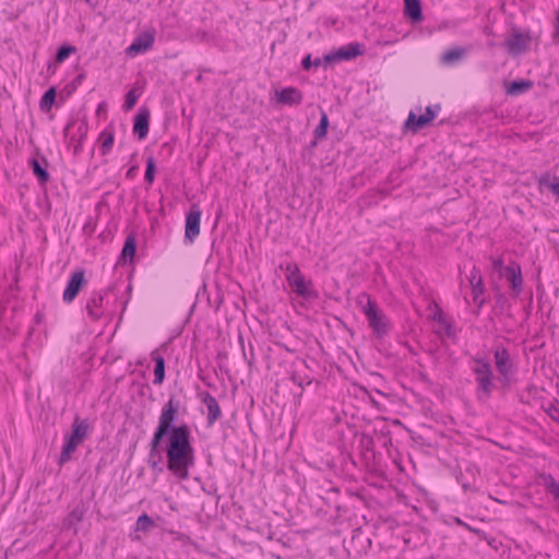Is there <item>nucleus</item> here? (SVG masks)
I'll use <instances>...</instances> for the list:
<instances>
[{"label":"nucleus","instance_id":"1","mask_svg":"<svg viewBox=\"0 0 559 559\" xmlns=\"http://www.w3.org/2000/svg\"><path fill=\"white\" fill-rule=\"evenodd\" d=\"M187 413L180 399L170 394L164 403L157 425L148 442L147 465L155 474L165 468L180 481L190 478V469L195 466V449L192 429L181 419Z\"/></svg>","mask_w":559,"mask_h":559},{"label":"nucleus","instance_id":"2","mask_svg":"<svg viewBox=\"0 0 559 559\" xmlns=\"http://www.w3.org/2000/svg\"><path fill=\"white\" fill-rule=\"evenodd\" d=\"M357 302L377 340H383L393 331V323L369 294L361 293L357 298Z\"/></svg>","mask_w":559,"mask_h":559},{"label":"nucleus","instance_id":"3","mask_svg":"<svg viewBox=\"0 0 559 559\" xmlns=\"http://www.w3.org/2000/svg\"><path fill=\"white\" fill-rule=\"evenodd\" d=\"M92 431V426L87 419H81L76 415L71 425L70 433L64 436V442L58 459V465L61 467L72 457L78 447L82 444Z\"/></svg>","mask_w":559,"mask_h":559},{"label":"nucleus","instance_id":"4","mask_svg":"<svg viewBox=\"0 0 559 559\" xmlns=\"http://www.w3.org/2000/svg\"><path fill=\"white\" fill-rule=\"evenodd\" d=\"M472 360L475 362L472 370L476 376V397L480 402H487L496 389L492 367L485 356L477 355Z\"/></svg>","mask_w":559,"mask_h":559},{"label":"nucleus","instance_id":"5","mask_svg":"<svg viewBox=\"0 0 559 559\" xmlns=\"http://www.w3.org/2000/svg\"><path fill=\"white\" fill-rule=\"evenodd\" d=\"M281 269L286 271V281L297 296L307 300L319 298L318 292L312 288V282L305 280L297 263H287L285 266L281 265Z\"/></svg>","mask_w":559,"mask_h":559},{"label":"nucleus","instance_id":"6","mask_svg":"<svg viewBox=\"0 0 559 559\" xmlns=\"http://www.w3.org/2000/svg\"><path fill=\"white\" fill-rule=\"evenodd\" d=\"M533 40L531 31L521 32L513 26L510 36L502 43V47L507 49L512 57H519L530 50V44Z\"/></svg>","mask_w":559,"mask_h":559},{"label":"nucleus","instance_id":"7","mask_svg":"<svg viewBox=\"0 0 559 559\" xmlns=\"http://www.w3.org/2000/svg\"><path fill=\"white\" fill-rule=\"evenodd\" d=\"M440 108V105L427 106L425 114L419 116L411 111L407 119L404 121L403 129L405 131H411L412 133H418L436 119Z\"/></svg>","mask_w":559,"mask_h":559},{"label":"nucleus","instance_id":"8","mask_svg":"<svg viewBox=\"0 0 559 559\" xmlns=\"http://www.w3.org/2000/svg\"><path fill=\"white\" fill-rule=\"evenodd\" d=\"M156 29L151 27L138 34L130 46L127 47L126 53L129 57H135L148 51L155 41Z\"/></svg>","mask_w":559,"mask_h":559},{"label":"nucleus","instance_id":"9","mask_svg":"<svg viewBox=\"0 0 559 559\" xmlns=\"http://www.w3.org/2000/svg\"><path fill=\"white\" fill-rule=\"evenodd\" d=\"M202 211L198 203H192L185 221V242L192 243L200 234Z\"/></svg>","mask_w":559,"mask_h":559},{"label":"nucleus","instance_id":"10","mask_svg":"<svg viewBox=\"0 0 559 559\" xmlns=\"http://www.w3.org/2000/svg\"><path fill=\"white\" fill-rule=\"evenodd\" d=\"M86 285L87 280L84 269H78L72 272L62 295L63 301L71 304Z\"/></svg>","mask_w":559,"mask_h":559},{"label":"nucleus","instance_id":"11","mask_svg":"<svg viewBox=\"0 0 559 559\" xmlns=\"http://www.w3.org/2000/svg\"><path fill=\"white\" fill-rule=\"evenodd\" d=\"M469 285L473 292V301L476 305L477 309L474 311L476 316H478L479 310L486 304V298L484 294L486 292V287L484 284V280L480 273V270L476 266H473L471 271V275L468 277Z\"/></svg>","mask_w":559,"mask_h":559},{"label":"nucleus","instance_id":"12","mask_svg":"<svg viewBox=\"0 0 559 559\" xmlns=\"http://www.w3.org/2000/svg\"><path fill=\"white\" fill-rule=\"evenodd\" d=\"M500 277H504L509 283L514 298H518L523 289V275L521 265L511 261L504 269Z\"/></svg>","mask_w":559,"mask_h":559},{"label":"nucleus","instance_id":"13","mask_svg":"<svg viewBox=\"0 0 559 559\" xmlns=\"http://www.w3.org/2000/svg\"><path fill=\"white\" fill-rule=\"evenodd\" d=\"M198 397L207 409L206 425L207 427H212L222 417V408L215 396L209 391L199 392Z\"/></svg>","mask_w":559,"mask_h":559},{"label":"nucleus","instance_id":"14","mask_svg":"<svg viewBox=\"0 0 559 559\" xmlns=\"http://www.w3.org/2000/svg\"><path fill=\"white\" fill-rule=\"evenodd\" d=\"M150 108L147 106L140 107L133 118V134L138 140L142 141L147 136L150 131Z\"/></svg>","mask_w":559,"mask_h":559},{"label":"nucleus","instance_id":"15","mask_svg":"<svg viewBox=\"0 0 559 559\" xmlns=\"http://www.w3.org/2000/svg\"><path fill=\"white\" fill-rule=\"evenodd\" d=\"M36 155L40 156L41 162H39V159L36 157H32L28 160V166L32 169L36 179L38 180L39 185L44 187L50 180V174L47 170L48 160L44 155L39 153L38 148L36 150Z\"/></svg>","mask_w":559,"mask_h":559},{"label":"nucleus","instance_id":"16","mask_svg":"<svg viewBox=\"0 0 559 559\" xmlns=\"http://www.w3.org/2000/svg\"><path fill=\"white\" fill-rule=\"evenodd\" d=\"M108 290H110V288H107L104 292H93L92 296L88 298L86 302V311L91 320L97 321L103 317V302Z\"/></svg>","mask_w":559,"mask_h":559},{"label":"nucleus","instance_id":"17","mask_svg":"<svg viewBox=\"0 0 559 559\" xmlns=\"http://www.w3.org/2000/svg\"><path fill=\"white\" fill-rule=\"evenodd\" d=\"M138 249V239L134 233L127 236L123 242L122 250L119 254L117 264L127 265L132 264Z\"/></svg>","mask_w":559,"mask_h":559},{"label":"nucleus","instance_id":"18","mask_svg":"<svg viewBox=\"0 0 559 559\" xmlns=\"http://www.w3.org/2000/svg\"><path fill=\"white\" fill-rule=\"evenodd\" d=\"M495 365L499 373L515 372V366L511 360L510 353L507 347L499 345L493 350Z\"/></svg>","mask_w":559,"mask_h":559},{"label":"nucleus","instance_id":"19","mask_svg":"<svg viewBox=\"0 0 559 559\" xmlns=\"http://www.w3.org/2000/svg\"><path fill=\"white\" fill-rule=\"evenodd\" d=\"M276 102L281 105L298 106L302 102V93L294 86L284 87L275 92Z\"/></svg>","mask_w":559,"mask_h":559},{"label":"nucleus","instance_id":"20","mask_svg":"<svg viewBox=\"0 0 559 559\" xmlns=\"http://www.w3.org/2000/svg\"><path fill=\"white\" fill-rule=\"evenodd\" d=\"M337 61H349L365 53V46L360 43H349L334 50Z\"/></svg>","mask_w":559,"mask_h":559},{"label":"nucleus","instance_id":"21","mask_svg":"<svg viewBox=\"0 0 559 559\" xmlns=\"http://www.w3.org/2000/svg\"><path fill=\"white\" fill-rule=\"evenodd\" d=\"M533 86L534 82L528 79H519L503 82L504 92L508 96H519L531 91Z\"/></svg>","mask_w":559,"mask_h":559},{"label":"nucleus","instance_id":"22","mask_svg":"<svg viewBox=\"0 0 559 559\" xmlns=\"http://www.w3.org/2000/svg\"><path fill=\"white\" fill-rule=\"evenodd\" d=\"M88 510V506L85 501L80 500L72 511L64 518L62 525L64 528L70 530L74 527L78 523L82 522L85 518V514Z\"/></svg>","mask_w":559,"mask_h":559},{"label":"nucleus","instance_id":"23","mask_svg":"<svg viewBox=\"0 0 559 559\" xmlns=\"http://www.w3.org/2000/svg\"><path fill=\"white\" fill-rule=\"evenodd\" d=\"M538 478L545 491L550 495L556 502V511L559 513V483L551 474L547 473H540Z\"/></svg>","mask_w":559,"mask_h":559},{"label":"nucleus","instance_id":"24","mask_svg":"<svg viewBox=\"0 0 559 559\" xmlns=\"http://www.w3.org/2000/svg\"><path fill=\"white\" fill-rule=\"evenodd\" d=\"M404 15L412 23H419L424 20L420 0H404Z\"/></svg>","mask_w":559,"mask_h":559},{"label":"nucleus","instance_id":"25","mask_svg":"<svg viewBox=\"0 0 559 559\" xmlns=\"http://www.w3.org/2000/svg\"><path fill=\"white\" fill-rule=\"evenodd\" d=\"M537 186L540 192L549 190L554 195L559 197V177L546 171L537 179Z\"/></svg>","mask_w":559,"mask_h":559},{"label":"nucleus","instance_id":"26","mask_svg":"<svg viewBox=\"0 0 559 559\" xmlns=\"http://www.w3.org/2000/svg\"><path fill=\"white\" fill-rule=\"evenodd\" d=\"M151 358L155 364L153 383L156 385H160L165 380V358L159 354L158 349H155L151 353Z\"/></svg>","mask_w":559,"mask_h":559},{"label":"nucleus","instance_id":"27","mask_svg":"<svg viewBox=\"0 0 559 559\" xmlns=\"http://www.w3.org/2000/svg\"><path fill=\"white\" fill-rule=\"evenodd\" d=\"M98 142H100V154L103 156L109 154L115 142V132L111 126H108L100 132L98 136Z\"/></svg>","mask_w":559,"mask_h":559},{"label":"nucleus","instance_id":"28","mask_svg":"<svg viewBox=\"0 0 559 559\" xmlns=\"http://www.w3.org/2000/svg\"><path fill=\"white\" fill-rule=\"evenodd\" d=\"M466 48L454 46L447 49L440 57V61L443 64H453L461 60L466 55Z\"/></svg>","mask_w":559,"mask_h":559},{"label":"nucleus","instance_id":"29","mask_svg":"<svg viewBox=\"0 0 559 559\" xmlns=\"http://www.w3.org/2000/svg\"><path fill=\"white\" fill-rule=\"evenodd\" d=\"M57 98V87L55 85L50 86L45 91L40 100L39 108L43 112H49L53 105L56 104Z\"/></svg>","mask_w":559,"mask_h":559},{"label":"nucleus","instance_id":"30","mask_svg":"<svg viewBox=\"0 0 559 559\" xmlns=\"http://www.w3.org/2000/svg\"><path fill=\"white\" fill-rule=\"evenodd\" d=\"M432 320L437 321L439 324L443 326L444 333L448 337H455L456 333L452 322L447 320L444 312L440 308H437L436 312L432 316Z\"/></svg>","mask_w":559,"mask_h":559},{"label":"nucleus","instance_id":"31","mask_svg":"<svg viewBox=\"0 0 559 559\" xmlns=\"http://www.w3.org/2000/svg\"><path fill=\"white\" fill-rule=\"evenodd\" d=\"M514 373L515 372H504L498 374L497 381L499 385H496V388L500 391L502 396L510 391L513 382H515Z\"/></svg>","mask_w":559,"mask_h":559},{"label":"nucleus","instance_id":"32","mask_svg":"<svg viewBox=\"0 0 559 559\" xmlns=\"http://www.w3.org/2000/svg\"><path fill=\"white\" fill-rule=\"evenodd\" d=\"M75 52V46L64 43L57 48L52 59H55V63H63L71 55Z\"/></svg>","mask_w":559,"mask_h":559},{"label":"nucleus","instance_id":"33","mask_svg":"<svg viewBox=\"0 0 559 559\" xmlns=\"http://www.w3.org/2000/svg\"><path fill=\"white\" fill-rule=\"evenodd\" d=\"M330 120L328 114L322 110L320 114L319 124L316 127L313 134L316 139H324L328 134Z\"/></svg>","mask_w":559,"mask_h":559},{"label":"nucleus","instance_id":"34","mask_svg":"<svg viewBox=\"0 0 559 559\" xmlns=\"http://www.w3.org/2000/svg\"><path fill=\"white\" fill-rule=\"evenodd\" d=\"M155 526L154 520L145 512H143L135 522V531L148 533Z\"/></svg>","mask_w":559,"mask_h":559},{"label":"nucleus","instance_id":"35","mask_svg":"<svg viewBox=\"0 0 559 559\" xmlns=\"http://www.w3.org/2000/svg\"><path fill=\"white\" fill-rule=\"evenodd\" d=\"M156 175V162L153 156L146 158V168L144 174V180L147 185H152L155 180Z\"/></svg>","mask_w":559,"mask_h":559},{"label":"nucleus","instance_id":"36","mask_svg":"<svg viewBox=\"0 0 559 559\" xmlns=\"http://www.w3.org/2000/svg\"><path fill=\"white\" fill-rule=\"evenodd\" d=\"M495 301H496L495 308L499 309L501 312L511 308V304H510L509 299L506 297V295L503 293L500 292L499 288H497V293L495 295Z\"/></svg>","mask_w":559,"mask_h":559},{"label":"nucleus","instance_id":"37","mask_svg":"<svg viewBox=\"0 0 559 559\" xmlns=\"http://www.w3.org/2000/svg\"><path fill=\"white\" fill-rule=\"evenodd\" d=\"M289 379L301 389V393L297 396L298 399H300L302 396V391L305 389V381L307 380L308 385L313 382V379H309L308 376L301 377L297 371H293L290 373Z\"/></svg>","mask_w":559,"mask_h":559},{"label":"nucleus","instance_id":"38","mask_svg":"<svg viewBox=\"0 0 559 559\" xmlns=\"http://www.w3.org/2000/svg\"><path fill=\"white\" fill-rule=\"evenodd\" d=\"M85 79V73H79L73 80L71 83H69L68 85H66L64 90L62 92H66L67 93V96H70L81 84L82 82L84 81ZM63 94V93H61ZM60 97L62 98V95H60Z\"/></svg>","mask_w":559,"mask_h":559},{"label":"nucleus","instance_id":"39","mask_svg":"<svg viewBox=\"0 0 559 559\" xmlns=\"http://www.w3.org/2000/svg\"><path fill=\"white\" fill-rule=\"evenodd\" d=\"M138 99L139 94L135 92V90H130L124 96L123 109L126 111L133 109Z\"/></svg>","mask_w":559,"mask_h":559},{"label":"nucleus","instance_id":"40","mask_svg":"<svg viewBox=\"0 0 559 559\" xmlns=\"http://www.w3.org/2000/svg\"><path fill=\"white\" fill-rule=\"evenodd\" d=\"M374 447L373 438L367 433H362L360 437V448L365 451H372Z\"/></svg>","mask_w":559,"mask_h":559},{"label":"nucleus","instance_id":"41","mask_svg":"<svg viewBox=\"0 0 559 559\" xmlns=\"http://www.w3.org/2000/svg\"><path fill=\"white\" fill-rule=\"evenodd\" d=\"M454 523L459 526H462L466 530H468L469 532L474 533L475 535H477L478 537H481V536H485L486 533L481 530H478V528H474L472 526H469L467 523H465L463 520H461L460 518H454L453 519Z\"/></svg>","mask_w":559,"mask_h":559},{"label":"nucleus","instance_id":"42","mask_svg":"<svg viewBox=\"0 0 559 559\" xmlns=\"http://www.w3.org/2000/svg\"><path fill=\"white\" fill-rule=\"evenodd\" d=\"M321 59L324 68H328L338 62L334 50L329 53H325Z\"/></svg>","mask_w":559,"mask_h":559},{"label":"nucleus","instance_id":"43","mask_svg":"<svg viewBox=\"0 0 559 559\" xmlns=\"http://www.w3.org/2000/svg\"><path fill=\"white\" fill-rule=\"evenodd\" d=\"M506 266L502 258L492 259V270L498 272L499 276L503 273Z\"/></svg>","mask_w":559,"mask_h":559},{"label":"nucleus","instance_id":"44","mask_svg":"<svg viewBox=\"0 0 559 559\" xmlns=\"http://www.w3.org/2000/svg\"><path fill=\"white\" fill-rule=\"evenodd\" d=\"M313 68V64H312V55L311 53H307L302 60H301V69L304 71H310L311 69Z\"/></svg>","mask_w":559,"mask_h":559},{"label":"nucleus","instance_id":"45","mask_svg":"<svg viewBox=\"0 0 559 559\" xmlns=\"http://www.w3.org/2000/svg\"><path fill=\"white\" fill-rule=\"evenodd\" d=\"M87 131H88V124L86 121H81L79 127H78V133L80 135V139L79 140H84L87 135Z\"/></svg>","mask_w":559,"mask_h":559},{"label":"nucleus","instance_id":"46","mask_svg":"<svg viewBox=\"0 0 559 559\" xmlns=\"http://www.w3.org/2000/svg\"><path fill=\"white\" fill-rule=\"evenodd\" d=\"M59 63H55V59L50 60L47 64V72L52 75L56 73V70H57V66Z\"/></svg>","mask_w":559,"mask_h":559},{"label":"nucleus","instance_id":"47","mask_svg":"<svg viewBox=\"0 0 559 559\" xmlns=\"http://www.w3.org/2000/svg\"><path fill=\"white\" fill-rule=\"evenodd\" d=\"M138 169H139V166H138V165H133V166H131V167L128 169V171H127V174H126V177H127L128 179H132V178L135 176V174H136Z\"/></svg>","mask_w":559,"mask_h":559},{"label":"nucleus","instance_id":"48","mask_svg":"<svg viewBox=\"0 0 559 559\" xmlns=\"http://www.w3.org/2000/svg\"><path fill=\"white\" fill-rule=\"evenodd\" d=\"M82 150H83V140H78L76 144L74 145V150H73L74 155H79Z\"/></svg>","mask_w":559,"mask_h":559},{"label":"nucleus","instance_id":"49","mask_svg":"<svg viewBox=\"0 0 559 559\" xmlns=\"http://www.w3.org/2000/svg\"><path fill=\"white\" fill-rule=\"evenodd\" d=\"M552 420L559 424V408L554 407V411L549 413Z\"/></svg>","mask_w":559,"mask_h":559},{"label":"nucleus","instance_id":"50","mask_svg":"<svg viewBox=\"0 0 559 559\" xmlns=\"http://www.w3.org/2000/svg\"><path fill=\"white\" fill-rule=\"evenodd\" d=\"M312 64H313V68H318L320 66H323L322 64V59L320 57H318L316 59H312Z\"/></svg>","mask_w":559,"mask_h":559},{"label":"nucleus","instance_id":"51","mask_svg":"<svg viewBox=\"0 0 559 559\" xmlns=\"http://www.w3.org/2000/svg\"><path fill=\"white\" fill-rule=\"evenodd\" d=\"M83 231L85 235H92L93 228L88 224H85L83 227Z\"/></svg>","mask_w":559,"mask_h":559},{"label":"nucleus","instance_id":"52","mask_svg":"<svg viewBox=\"0 0 559 559\" xmlns=\"http://www.w3.org/2000/svg\"><path fill=\"white\" fill-rule=\"evenodd\" d=\"M72 124H73V122H69V123L66 126V128H64V130H63L64 136H68V132H69L70 128L72 127Z\"/></svg>","mask_w":559,"mask_h":559},{"label":"nucleus","instance_id":"53","mask_svg":"<svg viewBox=\"0 0 559 559\" xmlns=\"http://www.w3.org/2000/svg\"><path fill=\"white\" fill-rule=\"evenodd\" d=\"M318 140H319V139H316V138H314V140H312V141L310 142V144H309V148H314V147L318 145Z\"/></svg>","mask_w":559,"mask_h":559},{"label":"nucleus","instance_id":"54","mask_svg":"<svg viewBox=\"0 0 559 559\" xmlns=\"http://www.w3.org/2000/svg\"><path fill=\"white\" fill-rule=\"evenodd\" d=\"M462 488L466 492L467 490L472 489V486L469 484L465 483V484L462 485Z\"/></svg>","mask_w":559,"mask_h":559},{"label":"nucleus","instance_id":"55","mask_svg":"<svg viewBox=\"0 0 559 559\" xmlns=\"http://www.w3.org/2000/svg\"><path fill=\"white\" fill-rule=\"evenodd\" d=\"M239 341H240L241 346H242L243 356L246 357V352H245V348H243V341H242L241 336L239 337Z\"/></svg>","mask_w":559,"mask_h":559},{"label":"nucleus","instance_id":"56","mask_svg":"<svg viewBox=\"0 0 559 559\" xmlns=\"http://www.w3.org/2000/svg\"><path fill=\"white\" fill-rule=\"evenodd\" d=\"M533 390H535V385L534 384H531L527 386V391L528 392H532Z\"/></svg>","mask_w":559,"mask_h":559},{"label":"nucleus","instance_id":"57","mask_svg":"<svg viewBox=\"0 0 559 559\" xmlns=\"http://www.w3.org/2000/svg\"><path fill=\"white\" fill-rule=\"evenodd\" d=\"M300 362L306 367V368H310L309 365L307 364V360L302 359L300 360Z\"/></svg>","mask_w":559,"mask_h":559},{"label":"nucleus","instance_id":"58","mask_svg":"<svg viewBox=\"0 0 559 559\" xmlns=\"http://www.w3.org/2000/svg\"><path fill=\"white\" fill-rule=\"evenodd\" d=\"M104 106H105V104H104V103L99 104V105H98V109H97V111L99 112L100 110H103V107H104Z\"/></svg>","mask_w":559,"mask_h":559},{"label":"nucleus","instance_id":"59","mask_svg":"<svg viewBox=\"0 0 559 559\" xmlns=\"http://www.w3.org/2000/svg\"><path fill=\"white\" fill-rule=\"evenodd\" d=\"M519 401H520L521 403H523V404L528 403V402H527V401H525V400H524V397H522V396H520V397H519Z\"/></svg>","mask_w":559,"mask_h":559},{"label":"nucleus","instance_id":"60","mask_svg":"<svg viewBox=\"0 0 559 559\" xmlns=\"http://www.w3.org/2000/svg\"><path fill=\"white\" fill-rule=\"evenodd\" d=\"M421 378H423V380L428 381L427 376L423 374Z\"/></svg>","mask_w":559,"mask_h":559}]
</instances>
